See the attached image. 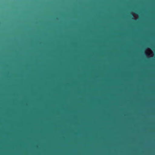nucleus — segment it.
Masks as SVG:
<instances>
[{
  "instance_id": "f03ea898",
  "label": "nucleus",
  "mask_w": 155,
  "mask_h": 155,
  "mask_svg": "<svg viewBox=\"0 0 155 155\" xmlns=\"http://www.w3.org/2000/svg\"><path fill=\"white\" fill-rule=\"evenodd\" d=\"M133 16L135 18H136L137 17V15L136 14H133Z\"/></svg>"
},
{
  "instance_id": "f257e3e1",
  "label": "nucleus",
  "mask_w": 155,
  "mask_h": 155,
  "mask_svg": "<svg viewBox=\"0 0 155 155\" xmlns=\"http://www.w3.org/2000/svg\"><path fill=\"white\" fill-rule=\"evenodd\" d=\"M145 53L146 55L148 57H152L153 55V52L149 48H148L146 50Z\"/></svg>"
}]
</instances>
